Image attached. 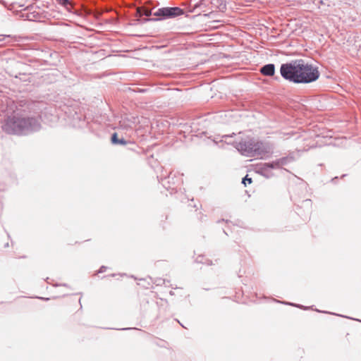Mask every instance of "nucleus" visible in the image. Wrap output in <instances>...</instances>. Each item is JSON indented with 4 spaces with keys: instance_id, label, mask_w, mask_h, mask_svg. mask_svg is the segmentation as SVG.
Returning <instances> with one entry per match:
<instances>
[{
    "instance_id": "obj_3",
    "label": "nucleus",
    "mask_w": 361,
    "mask_h": 361,
    "mask_svg": "<svg viewBox=\"0 0 361 361\" xmlns=\"http://www.w3.org/2000/svg\"><path fill=\"white\" fill-rule=\"evenodd\" d=\"M183 14V10L179 7H166L159 8L154 11L153 16L160 18H175Z\"/></svg>"
},
{
    "instance_id": "obj_6",
    "label": "nucleus",
    "mask_w": 361,
    "mask_h": 361,
    "mask_svg": "<svg viewBox=\"0 0 361 361\" xmlns=\"http://www.w3.org/2000/svg\"><path fill=\"white\" fill-rule=\"evenodd\" d=\"M118 140H120V139L118 138L117 133H114L111 137L112 143L115 144V145H118Z\"/></svg>"
},
{
    "instance_id": "obj_10",
    "label": "nucleus",
    "mask_w": 361,
    "mask_h": 361,
    "mask_svg": "<svg viewBox=\"0 0 361 361\" xmlns=\"http://www.w3.org/2000/svg\"><path fill=\"white\" fill-rule=\"evenodd\" d=\"M118 144L125 145L127 144V142L124 139L122 138V139H120V140H118Z\"/></svg>"
},
{
    "instance_id": "obj_8",
    "label": "nucleus",
    "mask_w": 361,
    "mask_h": 361,
    "mask_svg": "<svg viewBox=\"0 0 361 361\" xmlns=\"http://www.w3.org/2000/svg\"><path fill=\"white\" fill-rule=\"evenodd\" d=\"M280 161H278L276 162L272 163V164H267V166L270 168H274L275 166H280Z\"/></svg>"
},
{
    "instance_id": "obj_7",
    "label": "nucleus",
    "mask_w": 361,
    "mask_h": 361,
    "mask_svg": "<svg viewBox=\"0 0 361 361\" xmlns=\"http://www.w3.org/2000/svg\"><path fill=\"white\" fill-rule=\"evenodd\" d=\"M252 178H248L247 176H246L243 179V181L242 183L246 186L247 184H250L252 183Z\"/></svg>"
},
{
    "instance_id": "obj_5",
    "label": "nucleus",
    "mask_w": 361,
    "mask_h": 361,
    "mask_svg": "<svg viewBox=\"0 0 361 361\" xmlns=\"http://www.w3.org/2000/svg\"><path fill=\"white\" fill-rule=\"evenodd\" d=\"M236 147L243 152H250L252 149V144L247 142L238 143Z\"/></svg>"
},
{
    "instance_id": "obj_1",
    "label": "nucleus",
    "mask_w": 361,
    "mask_h": 361,
    "mask_svg": "<svg viewBox=\"0 0 361 361\" xmlns=\"http://www.w3.org/2000/svg\"><path fill=\"white\" fill-rule=\"evenodd\" d=\"M280 72L285 79L295 83H309L319 77L317 68L305 63L302 60L282 64Z\"/></svg>"
},
{
    "instance_id": "obj_9",
    "label": "nucleus",
    "mask_w": 361,
    "mask_h": 361,
    "mask_svg": "<svg viewBox=\"0 0 361 361\" xmlns=\"http://www.w3.org/2000/svg\"><path fill=\"white\" fill-rule=\"evenodd\" d=\"M61 4L66 5L69 3V0H57Z\"/></svg>"
},
{
    "instance_id": "obj_2",
    "label": "nucleus",
    "mask_w": 361,
    "mask_h": 361,
    "mask_svg": "<svg viewBox=\"0 0 361 361\" xmlns=\"http://www.w3.org/2000/svg\"><path fill=\"white\" fill-rule=\"evenodd\" d=\"M39 127V123L35 118L23 117L19 114H15L8 117L3 129L9 134H21L24 131L34 130Z\"/></svg>"
},
{
    "instance_id": "obj_4",
    "label": "nucleus",
    "mask_w": 361,
    "mask_h": 361,
    "mask_svg": "<svg viewBox=\"0 0 361 361\" xmlns=\"http://www.w3.org/2000/svg\"><path fill=\"white\" fill-rule=\"evenodd\" d=\"M260 72L264 75L272 76V75H274V74L275 73L274 65V64H267L261 68Z\"/></svg>"
}]
</instances>
